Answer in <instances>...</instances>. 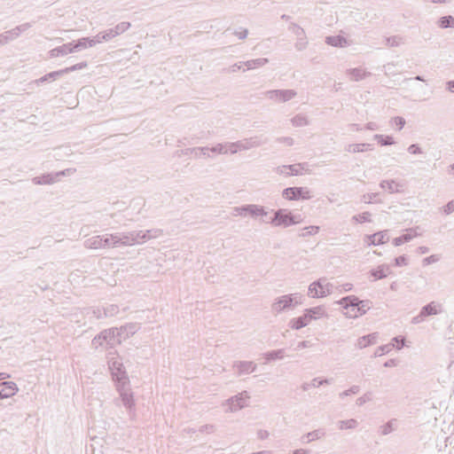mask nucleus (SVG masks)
<instances>
[{"mask_svg": "<svg viewBox=\"0 0 454 454\" xmlns=\"http://www.w3.org/2000/svg\"><path fill=\"white\" fill-rule=\"evenodd\" d=\"M300 301H298L297 297H293L289 295L283 296L278 302L277 303V306L279 309L287 308L291 306L293 303L298 304Z\"/></svg>", "mask_w": 454, "mask_h": 454, "instance_id": "nucleus-8", "label": "nucleus"}, {"mask_svg": "<svg viewBox=\"0 0 454 454\" xmlns=\"http://www.w3.org/2000/svg\"><path fill=\"white\" fill-rule=\"evenodd\" d=\"M425 310L427 312V314L429 315H433V314H436L437 313V306L436 305H433V304H430L428 306H427L425 308Z\"/></svg>", "mask_w": 454, "mask_h": 454, "instance_id": "nucleus-14", "label": "nucleus"}, {"mask_svg": "<svg viewBox=\"0 0 454 454\" xmlns=\"http://www.w3.org/2000/svg\"><path fill=\"white\" fill-rule=\"evenodd\" d=\"M395 122L396 123V125H398V126H399V128H400V129H401V128L403 126V124H404V121H403L402 118H400V117L395 118Z\"/></svg>", "mask_w": 454, "mask_h": 454, "instance_id": "nucleus-17", "label": "nucleus"}, {"mask_svg": "<svg viewBox=\"0 0 454 454\" xmlns=\"http://www.w3.org/2000/svg\"><path fill=\"white\" fill-rule=\"evenodd\" d=\"M377 337H378L377 333H371V334L365 335L357 340V345L361 348H366L372 344L376 343Z\"/></svg>", "mask_w": 454, "mask_h": 454, "instance_id": "nucleus-7", "label": "nucleus"}, {"mask_svg": "<svg viewBox=\"0 0 454 454\" xmlns=\"http://www.w3.org/2000/svg\"><path fill=\"white\" fill-rule=\"evenodd\" d=\"M454 22V19L451 16L442 17L439 20V24L442 27H448L452 25Z\"/></svg>", "mask_w": 454, "mask_h": 454, "instance_id": "nucleus-10", "label": "nucleus"}, {"mask_svg": "<svg viewBox=\"0 0 454 454\" xmlns=\"http://www.w3.org/2000/svg\"><path fill=\"white\" fill-rule=\"evenodd\" d=\"M396 264L402 265L406 263V258L404 256H400L395 259Z\"/></svg>", "mask_w": 454, "mask_h": 454, "instance_id": "nucleus-16", "label": "nucleus"}, {"mask_svg": "<svg viewBox=\"0 0 454 454\" xmlns=\"http://www.w3.org/2000/svg\"><path fill=\"white\" fill-rule=\"evenodd\" d=\"M274 225L277 226H289L299 223V220H295L294 216L290 212L280 210L276 213L275 218L272 221Z\"/></svg>", "mask_w": 454, "mask_h": 454, "instance_id": "nucleus-4", "label": "nucleus"}, {"mask_svg": "<svg viewBox=\"0 0 454 454\" xmlns=\"http://www.w3.org/2000/svg\"><path fill=\"white\" fill-rule=\"evenodd\" d=\"M309 230V233H317L318 231V227L311 226L307 228Z\"/></svg>", "mask_w": 454, "mask_h": 454, "instance_id": "nucleus-19", "label": "nucleus"}, {"mask_svg": "<svg viewBox=\"0 0 454 454\" xmlns=\"http://www.w3.org/2000/svg\"><path fill=\"white\" fill-rule=\"evenodd\" d=\"M405 344V338L398 336L393 339V346L398 349L402 348Z\"/></svg>", "mask_w": 454, "mask_h": 454, "instance_id": "nucleus-12", "label": "nucleus"}, {"mask_svg": "<svg viewBox=\"0 0 454 454\" xmlns=\"http://www.w3.org/2000/svg\"><path fill=\"white\" fill-rule=\"evenodd\" d=\"M376 138L378 140V143L381 145H387L393 144V138L391 137L377 136Z\"/></svg>", "mask_w": 454, "mask_h": 454, "instance_id": "nucleus-11", "label": "nucleus"}, {"mask_svg": "<svg viewBox=\"0 0 454 454\" xmlns=\"http://www.w3.org/2000/svg\"><path fill=\"white\" fill-rule=\"evenodd\" d=\"M448 88L450 91L454 92V82H450L448 83Z\"/></svg>", "mask_w": 454, "mask_h": 454, "instance_id": "nucleus-20", "label": "nucleus"}, {"mask_svg": "<svg viewBox=\"0 0 454 454\" xmlns=\"http://www.w3.org/2000/svg\"><path fill=\"white\" fill-rule=\"evenodd\" d=\"M384 238L382 234H375L373 235V243L375 241L381 242V239Z\"/></svg>", "mask_w": 454, "mask_h": 454, "instance_id": "nucleus-18", "label": "nucleus"}, {"mask_svg": "<svg viewBox=\"0 0 454 454\" xmlns=\"http://www.w3.org/2000/svg\"><path fill=\"white\" fill-rule=\"evenodd\" d=\"M329 293L328 286L320 282L312 283L309 288V294L313 298L324 297Z\"/></svg>", "mask_w": 454, "mask_h": 454, "instance_id": "nucleus-5", "label": "nucleus"}, {"mask_svg": "<svg viewBox=\"0 0 454 454\" xmlns=\"http://www.w3.org/2000/svg\"><path fill=\"white\" fill-rule=\"evenodd\" d=\"M340 303L343 307L345 316L350 318H356L364 315L371 308L368 301H360L354 296L343 298Z\"/></svg>", "mask_w": 454, "mask_h": 454, "instance_id": "nucleus-1", "label": "nucleus"}, {"mask_svg": "<svg viewBox=\"0 0 454 454\" xmlns=\"http://www.w3.org/2000/svg\"><path fill=\"white\" fill-rule=\"evenodd\" d=\"M283 196L288 200H309L311 197L309 191L302 187L286 188L283 192Z\"/></svg>", "mask_w": 454, "mask_h": 454, "instance_id": "nucleus-3", "label": "nucleus"}, {"mask_svg": "<svg viewBox=\"0 0 454 454\" xmlns=\"http://www.w3.org/2000/svg\"><path fill=\"white\" fill-rule=\"evenodd\" d=\"M324 315L325 312L321 308H315L306 310V312L301 317L294 319L292 322V327L294 329H300L309 325L313 319L320 318Z\"/></svg>", "mask_w": 454, "mask_h": 454, "instance_id": "nucleus-2", "label": "nucleus"}, {"mask_svg": "<svg viewBox=\"0 0 454 454\" xmlns=\"http://www.w3.org/2000/svg\"><path fill=\"white\" fill-rule=\"evenodd\" d=\"M17 392L16 384L13 382L0 383V397L8 398L15 395Z\"/></svg>", "mask_w": 454, "mask_h": 454, "instance_id": "nucleus-6", "label": "nucleus"}, {"mask_svg": "<svg viewBox=\"0 0 454 454\" xmlns=\"http://www.w3.org/2000/svg\"><path fill=\"white\" fill-rule=\"evenodd\" d=\"M372 275L376 278H385L387 275V270L386 269H384V268H380L378 270H376L375 272H373Z\"/></svg>", "mask_w": 454, "mask_h": 454, "instance_id": "nucleus-13", "label": "nucleus"}, {"mask_svg": "<svg viewBox=\"0 0 454 454\" xmlns=\"http://www.w3.org/2000/svg\"><path fill=\"white\" fill-rule=\"evenodd\" d=\"M73 70H74V67H70V68H67V69H65V70H60V71H59V72H55V73L50 74V76H53V75H55V74H64V73H66V72L73 71Z\"/></svg>", "mask_w": 454, "mask_h": 454, "instance_id": "nucleus-15", "label": "nucleus"}, {"mask_svg": "<svg viewBox=\"0 0 454 454\" xmlns=\"http://www.w3.org/2000/svg\"><path fill=\"white\" fill-rule=\"evenodd\" d=\"M328 42L332 45L339 46V47H344L348 43L346 39H344L340 36H334V37L328 38Z\"/></svg>", "mask_w": 454, "mask_h": 454, "instance_id": "nucleus-9", "label": "nucleus"}]
</instances>
